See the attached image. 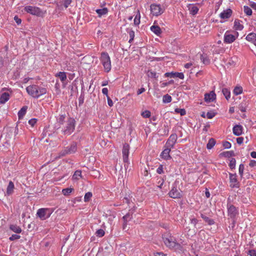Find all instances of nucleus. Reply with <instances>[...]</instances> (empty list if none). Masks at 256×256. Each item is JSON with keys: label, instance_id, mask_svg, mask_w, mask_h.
<instances>
[{"label": "nucleus", "instance_id": "1", "mask_svg": "<svg viewBox=\"0 0 256 256\" xmlns=\"http://www.w3.org/2000/svg\"><path fill=\"white\" fill-rule=\"evenodd\" d=\"M165 246L170 249L180 250L181 245L178 243L176 238L170 232L164 233L162 236Z\"/></svg>", "mask_w": 256, "mask_h": 256}, {"label": "nucleus", "instance_id": "2", "mask_svg": "<svg viewBox=\"0 0 256 256\" xmlns=\"http://www.w3.org/2000/svg\"><path fill=\"white\" fill-rule=\"evenodd\" d=\"M26 90L29 95L35 98H38L46 93V88L36 84L30 85L27 86Z\"/></svg>", "mask_w": 256, "mask_h": 256}, {"label": "nucleus", "instance_id": "3", "mask_svg": "<svg viewBox=\"0 0 256 256\" xmlns=\"http://www.w3.org/2000/svg\"><path fill=\"white\" fill-rule=\"evenodd\" d=\"M76 123L74 118H69L62 129V134L66 136L70 135L75 130Z\"/></svg>", "mask_w": 256, "mask_h": 256}, {"label": "nucleus", "instance_id": "4", "mask_svg": "<svg viewBox=\"0 0 256 256\" xmlns=\"http://www.w3.org/2000/svg\"><path fill=\"white\" fill-rule=\"evenodd\" d=\"M100 60L104 68V71L106 72H109L111 70L112 65L108 54L106 52H102Z\"/></svg>", "mask_w": 256, "mask_h": 256}, {"label": "nucleus", "instance_id": "5", "mask_svg": "<svg viewBox=\"0 0 256 256\" xmlns=\"http://www.w3.org/2000/svg\"><path fill=\"white\" fill-rule=\"evenodd\" d=\"M24 10L28 13L38 16H42L44 14V12L40 8L36 6H26L24 7Z\"/></svg>", "mask_w": 256, "mask_h": 256}, {"label": "nucleus", "instance_id": "6", "mask_svg": "<svg viewBox=\"0 0 256 256\" xmlns=\"http://www.w3.org/2000/svg\"><path fill=\"white\" fill-rule=\"evenodd\" d=\"M36 214L41 220H44L50 216L52 212L48 208H42L38 210Z\"/></svg>", "mask_w": 256, "mask_h": 256}, {"label": "nucleus", "instance_id": "7", "mask_svg": "<svg viewBox=\"0 0 256 256\" xmlns=\"http://www.w3.org/2000/svg\"><path fill=\"white\" fill-rule=\"evenodd\" d=\"M238 36V32H236V35L230 34L228 30H227L224 34V42L226 44H232L233 42Z\"/></svg>", "mask_w": 256, "mask_h": 256}, {"label": "nucleus", "instance_id": "8", "mask_svg": "<svg viewBox=\"0 0 256 256\" xmlns=\"http://www.w3.org/2000/svg\"><path fill=\"white\" fill-rule=\"evenodd\" d=\"M178 140V136L176 133L172 134L167 140L165 146L171 148H173Z\"/></svg>", "mask_w": 256, "mask_h": 256}, {"label": "nucleus", "instance_id": "9", "mask_svg": "<svg viewBox=\"0 0 256 256\" xmlns=\"http://www.w3.org/2000/svg\"><path fill=\"white\" fill-rule=\"evenodd\" d=\"M150 12L154 16H160L163 12L160 6L154 4L150 5Z\"/></svg>", "mask_w": 256, "mask_h": 256}, {"label": "nucleus", "instance_id": "10", "mask_svg": "<svg viewBox=\"0 0 256 256\" xmlns=\"http://www.w3.org/2000/svg\"><path fill=\"white\" fill-rule=\"evenodd\" d=\"M230 178V186L232 188H238L239 182L237 179V176L236 174H229Z\"/></svg>", "mask_w": 256, "mask_h": 256}, {"label": "nucleus", "instance_id": "11", "mask_svg": "<svg viewBox=\"0 0 256 256\" xmlns=\"http://www.w3.org/2000/svg\"><path fill=\"white\" fill-rule=\"evenodd\" d=\"M171 148L164 146V150L161 152L160 156L164 160H168L171 159L172 157L170 154L171 151Z\"/></svg>", "mask_w": 256, "mask_h": 256}, {"label": "nucleus", "instance_id": "12", "mask_svg": "<svg viewBox=\"0 0 256 256\" xmlns=\"http://www.w3.org/2000/svg\"><path fill=\"white\" fill-rule=\"evenodd\" d=\"M130 146L128 144H124L122 150L123 160L124 162H128V160Z\"/></svg>", "mask_w": 256, "mask_h": 256}, {"label": "nucleus", "instance_id": "13", "mask_svg": "<svg viewBox=\"0 0 256 256\" xmlns=\"http://www.w3.org/2000/svg\"><path fill=\"white\" fill-rule=\"evenodd\" d=\"M169 196L173 198H178L182 196L181 193L176 188H172L168 193Z\"/></svg>", "mask_w": 256, "mask_h": 256}, {"label": "nucleus", "instance_id": "14", "mask_svg": "<svg viewBox=\"0 0 256 256\" xmlns=\"http://www.w3.org/2000/svg\"><path fill=\"white\" fill-rule=\"evenodd\" d=\"M204 99L206 102H214L216 99V94L214 91L212 90L210 92L204 94Z\"/></svg>", "mask_w": 256, "mask_h": 256}, {"label": "nucleus", "instance_id": "15", "mask_svg": "<svg viewBox=\"0 0 256 256\" xmlns=\"http://www.w3.org/2000/svg\"><path fill=\"white\" fill-rule=\"evenodd\" d=\"M165 77H170V78H178L181 80H183L184 78V74L182 72H166L164 74Z\"/></svg>", "mask_w": 256, "mask_h": 256}, {"label": "nucleus", "instance_id": "16", "mask_svg": "<svg viewBox=\"0 0 256 256\" xmlns=\"http://www.w3.org/2000/svg\"><path fill=\"white\" fill-rule=\"evenodd\" d=\"M232 13L231 9L227 8L220 14V17L222 19H228L232 16Z\"/></svg>", "mask_w": 256, "mask_h": 256}, {"label": "nucleus", "instance_id": "17", "mask_svg": "<svg viewBox=\"0 0 256 256\" xmlns=\"http://www.w3.org/2000/svg\"><path fill=\"white\" fill-rule=\"evenodd\" d=\"M243 127L240 124H236L233 127V134L236 136H240L243 132Z\"/></svg>", "mask_w": 256, "mask_h": 256}, {"label": "nucleus", "instance_id": "18", "mask_svg": "<svg viewBox=\"0 0 256 256\" xmlns=\"http://www.w3.org/2000/svg\"><path fill=\"white\" fill-rule=\"evenodd\" d=\"M246 40L256 46V33L250 32L246 36Z\"/></svg>", "mask_w": 256, "mask_h": 256}, {"label": "nucleus", "instance_id": "19", "mask_svg": "<svg viewBox=\"0 0 256 256\" xmlns=\"http://www.w3.org/2000/svg\"><path fill=\"white\" fill-rule=\"evenodd\" d=\"M10 99V94L8 92L2 94L0 96V104H4Z\"/></svg>", "mask_w": 256, "mask_h": 256}, {"label": "nucleus", "instance_id": "20", "mask_svg": "<svg viewBox=\"0 0 256 256\" xmlns=\"http://www.w3.org/2000/svg\"><path fill=\"white\" fill-rule=\"evenodd\" d=\"M150 29L152 32L157 36H160L162 34V30L158 26L153 25L150 27Z\"/></svg>", "mask_w": 256, "mask_h": 256}, {"label": "nucleus", "instance_id": "21", "mask_svg": "<svg viewBox=\"0 0 256 256\" xmlns=\"http://www.w3.org/2000/svg\"><path fill=\"white\" fill-rule=\"evenodd\" d=\"M234 28L237 30H242L244 28V26L241 24L240 20H236L234 22Z\"/></svg>", "mask_w": 256, "mask_h": 256}, {"label": "nucleus", "instance_id": "22", "mask_svg": "<svg viewBox=\"0 0 256 256\" xmlns=\"http://www.w3.org/2000/svg\"><path fill=\"white\" fill-rule=\"evenodd\" d=\"M14 186V183L10 181L6 188V194L8 195H10L13 193Z\"/></svg>", "mask_w": 256, "mask_h": 256}, {"label": "nucleus", "instance_id": "23", "mask_svg": "<svg viewBox=\"0 0 256 256\" xmlns=\"http://www.w3.org/2000/svg\"><path fill=\"white\" fill-rule=\"evenodd\" d=\"M132 218V216L130 214H128L124 216L122 218L124 222L123 224V228L126 229L127 226V222L130 221Z\"/></svg>", "mask_w": 256, "mask_h": 256}, {"label": "nucleus", "instance_id": "24", "mask_svg": "<svg viewBox=\"0 0 256 256\" xmlns=\"http://www.w3.org/2000/svg\"><path fill=\"white\" fill-rule=\"evenodd\" d=\"M228 212L230 217L235 216L237 214L236 207L234 206H230V207L228 208Z\"/></svg>", "mask_w": 256, "mask_h": 256}, {"label": "nucleus", "instance_id": "25", "mask_svg": "<svg viewBox=\"0 0 256 256\" xmlns=\"http://www.w3.org/2000/svg\"><path fill=\"white\" fill-rule=\"evenodd\" d=\"M189 10L190 14L194 16L198 12L199 8L196 6L192 4L189 8Z\"/></svg>", "mask_w": 256, "mask_h": 256}, {"label": "nucleus", "instance_id": "26", "mask_svg": "<svg viewBox=\"0 0 256 256\" xmlns=\"http://www.w3.org/2000/svg\"><path fill=\"white\" fill-rule=\"evenodd\" d=\"M28 107L24 106L19 110L18 112V116L19 119L22 118L26 114Z\"/></svg>", "mask_w": 256, "mask_h": 256}, {"label": "nucleus", "instance_id": "27", "mask_svg": "<svg viewBox=\"0 0 256 256\" xmlns=\"http://www.w3.org/2000/svg\"><path fill=\"white\" fill-rule=\"evenodd\" d=\"M96 12L98 14L99 17H101L102 16L106 14L108 12V10L106 8L102 9H98L96 10Z\"/></svg>", "mask_w": 256, "mask_h": 256}, {"label": "nucleus", "instance_id": "28", "mask_svg": "<svg viewBox=\"0 0 256 256\" xmlns=\"http://www.w3.org/2000/svg\"><path fill=\"white\" fill-rule=\"evenodd\" d=\"M10 229L14 232L17 233V234H20L22 232L21 228L19 226H18L16 224L10 225Z\"/></svg>", "mask_w": 256, "mask_h": 256}, {"label": "nucleus", "instance_id": "29", "mask_svg": "<svg viewBox=\"0 0 256 256\" xmlns=\"http://www.w3.org/2000/svg\"><path fill=\"white\" fill-rule=\"evenodd\" d=\"M242 92L243 88L241 86H236L233 90V93L236 96L242 94Z\"/></svg>", "mask_w": 256, "mask_h": 256}, {"label": "nucleus", "instance_id": "30", "mask_svg": "<svg viewBox=\"0 0 256 256\" xmlns=\"http://www.w3.org/2000/svg\"><path fill=\"white\" fill-rule=\"evenodd\" d=\"M222 92L227 100H228L230 98V90L227 88H224L222 90Z\"/></svg>", "mask_w": 256, "mask_h": 256}, {"label": "nucleus", "instance_id": "31", "mask_svg": "<svg viewBox=\"0 0 256 256\" xmlns=\"http://www.w3.org/2000/svg\"><path fill=\"white\" fill-rule=\"evenodd\" d=\"M140 14L139 10H138L135 16L134 19V24L136 26L140 24Z\"/></svg>", "mask_w": 256, "mask_h": 256}, {"label": "nucleus", "instance_id": "32", "mask_svg": "<svg viewBox=\"0 0 256 256\" xmlns=\"http://www.w3.org/2000/svg\"><path fill=\"white\" fill-rule=\"evenodd\" d=\"M215 144H216L215 140L214 138H211L209 140L208 143L207 144L206 148L208 150H210L214 146Z\"/></svg>", "mask_w": 256, "mask_h": 256}, {"label": "nucleus", "instance_id": "33", "mask_svg": "<svg viewBox=\"0 0 256 256\" xmlns=\"http://www.w3.org/2000/svg\"><path fill=\"white\" fill-rule=\"evenodd\" d=\"M56 76H58L62 82L66 79V75L65 72H59L56 74Z\"/></svg>", "mask_w": 256, "mask_h": 256}, {"label": "nucleus", "instance_id": "34", "mask_svg": "<svg viewBox=\"0 0 256 256\" xmlns=\"http://www.w3.org/2000/svg\"><path fill=\"white\" fill-rule=\"evenodd\" d=\"M201 216L203 218V220L209 225H212L214 224V222L212 219H210L208 217L205 216L202 214L201 215Z\"/></svg>", "mask_w": 256, "mask_h": 256}, {"label": "nucleus", "instance_id": "35", "mask_svg": "<svg viewBox=\"0 0 256 256\" xmlns=\"http://www.w3.org/2000/svg\"><path fill=\"white\" fill-rule=\"evenodd\" d=\"M244 12L248 16H252V12L251 8L246 6H244Z\"/></svg>", "mask_w": 256, "mask_h": 256}, {"label": "nucleus", "instance_id": "36", "mask_svg": "<svg viewBox=\"0 0 256 256\" xmlns=\"http://www.w3.org/2000/svg\"><path fill=\"white\" fill-rule=\"evenodd\" d=\"M74 190V188H64L62 190V193L64 196H69Z\"/></svg>", "mask_w": 256, "mask_h": 256}, {"label": "nucleus", "instance_id": "37", "mask_svg": "<svg viewBox=\"0 0 256 256\" xmlns=\"http://www.w3.org/2000/svg\"><path fill=\"white\" fill-rule=\"evenodd\" d=\"M172 100V96L168 94H165L162 97V102L164 103H169Z\"/></svg>", "mask_w": 256, "mask_h": 256}, {"label": "nucleus", "instance_id": "38", "mask_svg": "<svg viewBox=\"0 0 256 256\" xmlns=\"http://www.w3.org/2000/svg\"><path fill=\"white\" fill-rule=\"evenodd\" d=\"M82 177V172L81 170H76L74 175L72 176V179L78 180L80 178Z\"/></svg>", "mask_w": 256, "mask_h": 256}, {"label": "nucleus", "instance_id": "39", "mask_svg": "<svg viewBox=\"0 0 256 256\" xmlns=\"http://www.w3.org/2000/svg\"><path fill=\"white\" fill-rule=\"evenodd\" d=\"M92 194L91 192H88L86 193L84 196V201L85 202H88L90 200L92 197Z\"/></svg>", "mask_w": 256, "mask_h": 256}, {"label": "nucleus", "instance_id": "40", "mask_svg": "<svg viewBox=\"0 0 256 256\" xmlns=\"http://www.w3.org/2000/svg\"><path fill=\"white\" fill-rule=\"evenodd\" d=\"M76 144H73L70 146V148L68 149V150L66 153V154H68V153L71 154V153L75 152L76 151Z\"/></svg>", "mask_w": 256, "mask_h": 256}, {"label": "nucleus", "instance_id": "41", "mask_svg": "<svg viewBox=\"0 0 256 256\" xmlns=\"http://www.w3.org/2000/svg\"><path fill=\"white\" fill-rule=\"evenodd\" d=\"M141 115L144 118H148L150 116L151 112L148 110H146L142 112Z\"/></svg>", "mask_w": 256, "mask_h": 256}, {"label": "nucleus", "instance_id": "42", "mask_svg": "<svg viewBox=\"0 0 256 256\" xmlns=\"http://www.w3.org/2000/svg\"><path fill=\"white\" fill-rule=\"evenodd\" d=\"M175 112L176 113L180 114L181 116H184L186 114V112L185 110L184 109H182V108H176L175 109Z\"/></svg>", "mask_w": 256, "mask_h": 256}, {"label": "nucleus", "instance_id": "43", "mask_svg": "<svg viewBox=\"0 0 256 256\" xmlns=\"http://www.w3.org/2000/svg\"><path fill=\"white\" fill-rule=\"evenodd\" d=\"M97 236L99 237H102L104 236L105 232L102 229L98 230L96 232Z\"/></svg>", "mask_w": 256, "mask_h": 256}, {"label": "nucleus", "instance_id": "44", "mask_svg": "<svg viewBox=\"0 0 256 256\" xmlns=\"http://www.w3.org/2000/svg\"><path fill=\"white\" fill-rule=\"evenodd\" d=\"M201 60L202 62L205 64H208L210 63V60L206 56H201Z\"/></svg>", "mask_w": 256, "mask_h": 256}, {"label": "nucleus", "instance_id": "45", "mask_svg": "<svg viewBox=\"0 0 256 256\" xmlns=\"http://www.w3.org/2000/svg\"><path fill=\"white\" fill-rule=\"evenodd\" d=\"M20 238V236L14 234L10 237L9 240L10 241H12V240H18V239Z\"/></svg>", "mask_w": 256, "mask_h": 256}, {"label": "nucleus", "instance_id": "46", "mask_svg": "<svg viewBox=\"0 0 256 256\" xmlns=\"http://www.w3.org/2000/svg\"><path fill=\"white\" fill-rule=\"evenodd\" d=\"M244 168V166L243 164H240L239 166L238 171H239V174L241 176H242L243 174Z\"/></svg>", "mask_w": 256, "mask_h": 256}, {"label": "nucleus", "instance_id": "47", "mask_svg": "<svg viewBox=\"0 0 256 256\" xmlns=\"http://www.w3.org/2000/svg\"><path fill=\"white\" fill-rule=\"evenodd\" d=\"M36 119L32 118L28 120V124L32 126H34L36 122Z\"/></svg>", "mask_w": 256, "mask_h": 256}, {"label": "nucleus", "instance_id": "48", "mask_svg": "<svg viewBox=\"0 0 256 256\" xmlns=\"http://www.w3.org/2000/svg\"><path fill=\"white\" fill-rule=\"evenodd\" d=\"M231 146H232L231 144L228 142H224L223 143V146L225 148H230Z\"/></svg>", "mask_w": 256, "mask_h": 256}, {"label": "nucleus", "instance_id": "49", "mask_svg": "<svg viewBox=\"0 0 256 256\" xmlns=\"http://www.w3.org/2000/svg\"><path fill=\"white\" fill-rule=\"evenodd\" d=\"M72 0H64V4L65 8H67L71 4Z\"/></svg>", "mask_w": 256, "mask_h": 256}, {"label": "nucleus", "instance_id": "50", "mask_svg": "<svg viewBox=\"0 0 256 256\" xmlns=\"http://www.w3.org/2000/svg\"><path fill=\"white\" fill-rule=\"evenodd\" d=\"M215 116V114L212 112H208L206 114V116L208 118L211 119Z\"/></svg>", "mask_w": 256, "mask_h": 256}, {"label": "nucleus", "instance_id": "51", "mask_svg": "<svg viewBox=\"0 0 256 256\" xmlns=\"http://www.w3.org/2000/svg\"><path fill=\"white\" fill-rule=\"evenodd\" d=\"M65 119V116L64 115L60 116V117L58 119L59 123L60 124H63V122Z\"/></svg>", "mask_w": 256, "mask_h": 256}, {"label": "nucleus", "instance_id": "52", "mask_svg": "<svg viewBox=\"0 0 256 256\" xmlns=\"http://www.w3.org/2000/svg\"><path fill=\"white\" fill-rule=\"evenodd\" d=\"M248 254L250 256H256V250H250Z\"/></svg>", "mask_w": 256, "mask_h": 256}, {"label": "nucleus", "instance_id": "53", "mask_svg": "<svg viewBox=\"0 0 256 256\" xmlns=\"http://www.w3.org/2000/svg\"><path fill=\"white\" fill-rule=\"evenodd\" d=\"M14 20H15V22H16V23L18 24H20L22 22V20L20 18H18V17L16 16L14 17Z\"/></svg>", "mask_w": 256, "mask_h": 256}, {"label": "nucleus", "instance_id": "54", "mask_svg": "<svg viewBox=\"0 0 256 256\" xmlns=\"http://www.w3.org/2000/svg\"><path fill=\"white\" fill-rule=\"evenodd\" d=\"M236 142L238 144H241L244 142V138L242 137H238L236 138Z\"/></svg>", "mask_w": 256, "mask_h": 256}, {"label": "nucleus", "instance_id": "55", "mask_svg": "<svg viewBox=\"0 0 256 256\" xmlns=\"http://www.w3.org/2000/svg\"><path fill=\"white\" fill-rule=\"evenodd\" d=\"M107 100H108V105L112 107L113 106V102L112 100L110 99V98L109 97V96H108L107 97Z\"/></svg>", "mask_w": 256, "mask_h": 256}, {"label": "nucleus", "instance_id": "56", "mask_svg": "<svg viewBox=\"0 0 256 256\" xmlns=\"http://www.w3.org/2000/svg\"><path fill=\"white\" fill-rule=\"evenodd\" d=\"M249 166L250 167H254L256 166V161L255 160H251L250 162Z\"/></svg>", "mask_w": 256, "mask_h": 256}, {"label": "nucleus", "instance_id": "57", "mask_svg": "<svg viewBox=\"0 0 256 256\" xmlns=\"http://www.w3.org/2000/svg\"><path fill=\"white\" fill-rule=\"evenodd\" d=\"M173 83H174L173 80H171L168 82H164L162 84V87L168 86V85H169L170 84H172Z\"/></svg>", "mask_w": 256, "mask_h": 256}, {"label": "nucleus", "instance_id": "58", "mask_svg": "<svg viewBox=\"0 0 256 256\" xmlns=\"http://www.w3.org/2000/svg\"><path fill=\"white\" fill-rule=\"evenodd\" d=\"M250 6L254 10H256V2H250Z\"/></svg>", "mask_w": 256, "mask_h": 256}, {"label": "nucleus", "instance_id": "59", "mask_svg": "<svg viewBox=\"0 0 256 256\" xmlns=\"http://www.w3.org/2000/svg\"><path fill=\"white\" fill-rule=\"evenodd\" d=\"M102 92L104 94L106 95V97H108V89L107 88H103L102 89Z\"/></svg>", "mask_w": 256, "mask_h": 256}, {"label": "nucleus", "instance_id": "60", "mask_svg": "<svg viewBox=\"0 0 256 256\" xmlns=\"http://www.w3.org/2000/svg\"><path fill=\"white\" fill-rule=\"evenodd\" d=\"M236 165V160L234 159V162H232V160L230 161V166L231 168H233L235 167Z\"/></svg>", "mask_w": 256, "mask_h": 256}, {"label": "nucleus", "instance_id": "61", "mask_svg": "<svg viewBox=\"0 0 256 256\" xmlns=\"http://www.w3.org/2000/svg\"><path fill=\"white\" fill-rule=\"evenodd\" d=\"M144 91H145V88H142L138 90L137 94L139 95V94H142V92H144Z\"/></svg>", "mask_w": 256, "mask_h": 256}, {"label": "nucleus", "instance_id": "62", "mask_svg": "<svg viewBox=\"0 0 256 256\" xmlns=\"http://www.w3.org/2000/svg\"><path fill=\"white\" fill-rule=\"evenodd\" d=\"M156 172L159 174H161L162 173L163 170L162 166L158 167L156 170Z\"/></svg>", "mask_w": 256, "mask_h": 256}, {"label": "nucleus", "instance_id": "63", "mask_svg": "<svg viewBox=\"0 0 256 256\" xmlns=\"http://www.w3.org/2000/svg\"><path fill=\"white\" fill-rule=\"evenodd\" d=\"M164 180L163 179H161L159 182H158V184H160L158 186L160 188H162V186L164 184Z\"/></svg>", "mask_w": 256, "mask_h": 256}, {"label": "nucleus", "instance_id": "64", "mask_svg": "<svg viewBox=\"0 0 256 256\" xmlns=\"http://www.w3.org/2000/svg\"><path fill=\"white\" fill-rule=\"evenodd\" d=\"M190 220H191V223L194 224V225H196L198 223V220L195 218H193L191 219Z\"/></svg>", "mask_w": 256, "mask_h": 256}]
</instances>
